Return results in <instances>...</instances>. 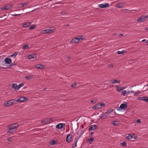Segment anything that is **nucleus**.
Here are the masks:
<instances>
[{"mask_svg": "<svg viewBox=\"0 0 148 148\" xmlns=\"http://www.w3.org/2000/svg\"><path fill=\"white\" fill-rule=\"evenodd\" d=\"M120 144L123 146L125 147L127 146V144L126 143L125 141H123L122 143H120Z\"/></svg>", "mask_w": 148, "mask_h": 148, "instance_id": "c756f323", "label": "nucleus"}, {"mask_svg": "<svg viewBox=\"0 0 148 148\" xmlns=\"http://www.w3.org/2000/svg\"><path fill=\"white\" fill-rule=\"evenodd\" d=\"M41 123H44L45 125L46 124V122L45 121V119L42 120H41Z\"/></svg>", "mask_w": 148, "mask_h": 148, "instance_id": "a19ab883", "label": "nucleus"}, {"mask_svg": "<svg viewBox=\"0 0 148 148\" xmlns=\"http://www.w3.org/2000/svg\"><path fill=\"white\" fill-rule=\"evenodd\" d=\"M36 27V26L35 25H32L29 28V30H31L34 29Z\"/></svg>", "mask_w": 148, "mask_h": 148, "instance_id": "72a5a7b5", "label": "nucleus"}, {"mask_svg": "<svg viewBox=\"0 0 148 148\" xmlns=\"http://www.w3.org/2000/svg\"><path fill=\"white\" fill-rule=\"evenodd\" d=\"M14 99H12L8 101H7L8 102L9 105L10 106L13 104V103L14 102Z\"/></svg>", "mask_w": 148, "mask_h": 148, "instance_id": "4be33fe9", "label": "nucleus"}, {"mask_svg": "<svg viewBox=\"0 0 148 148\" xmlns=\"http://www.w3.org/2000/svg\"><path fill=\"white\" fill-rule=\"evenodd\" d=\"M3 105V106L5 107L10 106V105H9V104H8V101L7 102L5 103H4Z\"/></svg>", "mask_w": 148, "mask_h": 148, "instance_id": "37998d69", "label": "nucleus"}, {"mask_svg": "<svg viewBox=\"0 0 148 148\" xmlns=\"http://www.w3.org/2000/svg\"><path fill=\"white\" fill-rule=\"evenodd\" d=\"M133 137L132 135L131 134H129L126 136V139L127 140H130Z\"/></svg>", "mask_w": 148, "mask_h": 148, "instance_id": "a878e982", "label": "nucleus"}, {"mask_svg": "<svg viewBox=\"0 0 148 148\" xmlns=\"http://www.w3.org/2000/svg\"><path fill=\"white\" fill-rule=\"evenodd\" d=\"M97 128V126L96 125H91L89 126V130L90 131L95 130Z\"/></svg>", "mask_w": 148, "mask_h": 148, "instance_id": "1a4fd4ad", "label": "nucleus"}, {"mask_svg": "<svg viewBox=\"0 0 148 148\" xmlns=\"http://www.w3.org/2000/svg\"><path fill=\"white\" fill-rule=\"evenodd\" d=\"M69 25V24H67L66 25V26H68Z\"/></svg>", "mask_w": 148, "mask_h": 148, "instance_id": "338daca9", "label": "nucleus"}, {"mask_svg": "<svg viewBox=\"0 0 148 148\" xmlns=\"http://www.w3.org/2000/svg\"><path fill=\"white\" fill-rule=\"evenodd\" d=\"M145 40H146L145 39H144V40H142V42H144V41H145Z\"/></svg>", "mask_w": 148, "mask_h": 148, "instance_id": "69168bd1", "label": "nucleus"}, {"mask_svg": "<svg viewBox=\"0 0 148 148\" xmlns=\"http://www.w3.org/2000/svg\"><path fill=\"white\" fill-rule=\"evenodd\" d=\"M31 23L30 22H27L24 23L22 25V26L23 27H26L30 26L31 25Z\"/></svg>", "mask_w": 148, "mask_h": 148, "instance_id": "dca6fc26", "label": "nucleus"}, {"mask_svg": "<svg viewBox=\"0 0 148 148\" xmlns=\"http://www.w3.org/2000/svg\"><path fill=\"white\" fill-rule=\"evenodd\" d=\"M17 54H18L17 52H16L13 54L11 55V57H13V56H14L15 57L16 56V55H17Z\"/></svg>", "mask_w": 148, "mask_h": 148, "instance_id": "49530a36", "label": "nucleus"}, {"mask_svg": "<svg viewBox=\"0 0 148 148\" xmlns=\"http://www.w3.org/2000/svg\"><path fill=\"white\" fill-rule=\"evenodd\" d=\"M45 121L46 122V124H49L51 122L52 119L50 118H47L45 119Z\"/></svg>", "mask_w": 148, "mask_h": 148, "instance_id": "a211bd4d", "label": "nucleus"}, {"mask_svg": "<svg viewBox=\"0 0 148 148\" xmlns=\"http://www.w3.org/2000/svg\"><path fill=\"white\" fill-rule=\"evenodd\" d=\"M145 29L147 31H148V27H146Z\"/></svg>", "mask_w": 148, "mask_h": 148, "instance_id": "4d7b16f0", "label": "nucleus"}, {"mask_svg": "<svg viewBox=\"0 0 148 148\" xmlns=\"http://www.w3.org/2000/svg\"><path fill=\"white\" fill-rule=\"evenodd\" d=\"M28 47L29 46L28 45H25L23 47L22 49H25L27 48H28Z\"/></svg>", "mask_w": 148, "mask_h": 148, "instance_id": "4c0bfd02", "label": "nucleus"}, {"mask_svg": "<svg viewBox=\"0 0 148 148\" xmlns=\"http://www.w3.org/2000/svg\"><path fill=\"white\" fill-rule=\"evenodd\" d=\"M9 129L11 130H14L15 129V130H16V128L15 127L14 125L13 124H10V125L8 126V128Z\"/></svg>", "mask_w": 148, "mask_h": 148, "instance_id": "4468645a", "label": "nucleus"}, {"mask_svg": "<svg viewBox=\"0 0 148 148\" xmlns=\"http://www.w3.org/2000/svg\"><path fill=\"white\" fill-rule=\"evenodd\" d=\"M72 136L70 134L67 135L66 137V141L68 142H70L72 138Z\"/></svg>", "mask_w": 148, "mask_h": 148, "instance_id": "9d476101", "label": "nucleus"}, {"mask_svg": "<svg viewBox=\"0 0 148 148\" xmlns=\"http://www.w3.org/2000/svg\"><path fill=\"white\" fill-rule=\"evenodd\" d=\"M35 10H32L31 12H32V11H34Z\"/></svg>", "mask_w": 148, "mask_h": 148, "instance_id": "774afa93", "label": "nucleus"}, {"mask_svg": "<svg viewBox=\"0 0 148 148\" xmlns=\"http://www.w3.org/2000/svg\"><path fill=\"white\" fill-rule=\"evenodd\" d=\"M123 35L122 34H119V37L122 36Z\"/></svg>", "mask_w": 148, "mask_h": 148, "instance_id": "052dcab7", "label": "nucleus"}, {"mask_svg": "<svg viewBox=\"0 0 148 148\" xmlns=\"http://www.w3.org/2000/svg\"><path fill=\"white\" fill-rule=\"evenodd\" d=\"M25 78L28 79H30L32 78V77L30 76H25Z\"/></svg>", "mask_w": 148, "mask_h": 148, "instance_id": "a18cd8bd", "label": "nucleus"}, {"mask_svg": "<svg viewBox=\"0 0 148 148\" xmlns=\"http://www.w3.org/2000/svg\"><path fill=\"white\" fill-rule=\"evenodd\" d=\"M127 93V92L126 90H124L122 92V94L123 95V96H125Z\"/></svg>", "mask_w": 148, "mask_h": 148, "instance_id": "58836bf2", "label": "nucleus"}, {"mask_svg": "<svg viewBox=\"0 0 148 148\" xmlns=\"http://www.w3.org/2000/svg\"><path fill=\"white\" fill-rule=\"evenodd\" d=\"M116 88L117 90L119 92H121L123 90V89L121 88L120 87H119L117 86H116Z\"/></svg>", "mask_w": 148, "mask_h": 148, "instance_id": "cd10ccee", "label": "nucleus"}, {"mask_svg": "<svg viewBox=\"0 0 148 148\" xmlns=\"http://www.w3.org/2000/svg\"><path fill=\"white\" fill-rule=\"evenodd\" d=\"M113 65L112 64H111L110 66H109V67H113Z\"/></svg>", "mask_w": 148, "mask_h": 148, "instance_id": "0e129e2a", "label": "nucleus"}, {"mask_svg": "<svg viewBox=\"0 0 148 148\" xmlns=\"http://www.w3.org/2000/svg\"><path fill=\"white\" fill-rule=\"evenodd\" d=\"M130 92L131 93H134V92L133 90H132L130 91Z\"/></svg>", "mask_w": 148, "mask_h": 148, "instance_id": "13d9d810", "label": "nucleus"}, {"mask_svg": "<svg viewBox=\"0 0 148 148\" xmlns=\"http://www.w3.org/2000/svg\"><path fill=\"white\" fill-rule=\"evenodd\" d=\"M140 93V92L139 91H138L134 93V95L135 96H137V95Z\"/></svg>", "mask_w": 148, "mask_h": 148, "instance_id": "c9c22d12", "label": "nucleus"}, {"mask_svg": "<svg viewBox=\"0 0 148 148\" xmlns=\"http://www.w3.org/2000/svg\"><path fill=\"white\" fill-rule=\"evenodd\" d=\"M113 111V109H110L109 110H108L107 111H106L105 112V114H108L112 112Z\"/></svg>", "mask_w": 148, "mask_h": 148, "instance_id": "473e14b6", "label": "nucleus"}, {"mask_svg": "<svg viewBox=\"0 0 148 148\" xmlns=\"http://www.w3.org/2000/svg\"><path fill=\"white\" fill-rule=\"evenodd\" d=\"M13 5H8L1 8V10H9L12 7Z\"/></svg>", "mask_w": 148, "mask_h": 148, "instance_id": "20e7f679", "label": "nucleus"}, {"mask_svg": "<svg viewBox=\"0 0 148 148\" xmlns=\"http://www.w3.org/2000/svg\"><path fill=\"white\" fill-rule=\"evenodd\" d=\"M92 108L94 109H99V107H98V105L97 106V104H96L92 107Z\"/></svg>", "mask_w": 148, "mask_h": 148, "instance_id": "e433bc0d", "label": "nucleus"}, {"mask_svg": "<svg viewBox=\"0 0 148 148\" xmlns=\"http://www.w3.org/2000/svg\"><path fill=\"white\" fill-rule=\"evenodd\" d=\"M79 139V138H75V143L72 145V148H74L75 147H77V143L78 141V140Z\"/></svg>", "mask_w": 148, "mask_h": 148, "instance_id": "f3484780", "label": "nucleus"}, {"mask_svg": "<svg viewBox=\"0 0 148 148\" xmlns=\"http://www.w3.org/2000/svg\"><path fill=\"white\" fill-rule=\"evenodd\" d=\"M146 45H148V40L146 42Z\"/></svg>", "mask_w": 148, "mask_h": 148, "instance_id": "6e6d98bb", "label": "nucleus"}, {"mask_svg": "<svg viewBox=\"0 0 148 148\" xmlns=\"http://www.w3.org/2000/svg\"><path fill=\"white\" fill-rule=\"evenodd\" d=\"M72 57L71 56H67V58L68 59H70V58H71Z\"/></svg>", "mask_w": 148, "mask_h": 148, "instance_id": "603ef678", "label": "nucleus"}, {"mask_svg": "<svg viewBox=\"0 0 148 148\" xmlns=\"http://www.w3.org/2000/svg\"><path fill=\"white\" fill-rule=\"evenodd\" d=\"M125 51H117V53L118 54H123Z\"/></svg>", "mask_w": 148, "mask_h": 148, "instance_id": "7c9ffc66", "label": "nucleus"}, {"mask_svg": "<svg viewBox=\"0 0 148 148\" xmlns=\"http://www.w3.org/2000/svg\"><path fill=\"white\" fill-rule=\"evenodd\" d=\"M12 86L11 87V88H13L14 89L15 91L18 90L17 89V84L16 83H13L12 84Z\"/></svg>", "mask_w": 148, "mask_h": 148, "instance_id": "f8f14e48", "label": "nucleus"}, {"mask_svg": "<svg viewBox=\"0 0 148 148\" xmlns=\"http://www.w3.org/2000/svg\"><path fill=\"white\" fill-rule=\"evenodd\" d=\"M24 83H21L19 84L18 86H18V88H17V89H18V90L21 87L23 86H24Z\"/></svg>", "mask_w": 148, "mask_h": 148, "instance_id": "c85d7f7f", "label": "nucleus"}, {"mask_svg": "<svg viewBox=\"0 0 148 148\" xmlns=\"http://www.w3.org/2000/svg\"><path fill=\"white\" fill-rule=\"evenodd\" d=\"M125 3L123 2H121L117 3L116 5V7L117 8H120L123 7L125 6Z\"/></svg>", "mask_w": 148, "mask_h": 148, "instance_id": "423d86ee", "label": "nucleus"}, {"mask_svg": "<svg viewBox=\"0 0 148 148\" xmlns=\"http://www.w3.org/2000/svg\"><path fill=\"white\" fill-rule=\"evenodd\" d=\"M143 98H144V97H138V98L137 99L139 100L143 101Z\"/></svg>", "mask_w": 148, "mask_h": 148, "instance_id": "09e8293b", "label": "nucleus"}, {"mask_svg": "<svg viewBox=\"0 0 148 148\" xmlns=\"http://www.w3.org/2000/svg\"><path fill=\"white\" fill-rule=\"evenodd\" d=\"M28 58L30 59H34L35 57L34 55L32 54H29L28 55Z\"/></svg>", "mask_w": 148, "mask_h": 148, "instance_id": "393cba45", "label": "nucleus"}, {"mask_svg": "<svg viewBox=\"0 0 148 148\" xmlns=\"http://www.w3.org/2000/svg\"><path fill=\"white\" fill-rule=\"evenodd\" d=\"M8 140L9 142H12V137H10L8 138Z\"/></svg>", "mask_w": 148, "mask_h": 148, "instance_id": "79ce46f5", "label": "nucleus"}, {"mask_svg": "<svg viewBox=\"0 0 148 148\" xmlns=\"http://www.w3.org/2000/svg\"><path fill=\"white\" fill-rule=\"evenodd\" d=\"M118 122V121H114L112 122V123L114 125L116 126L117 125L116 123Z\"/></svg>", "mask_w": 148, "mask_h": 148, "instance_id": "ea45409f", "label": "nucleus"}, {"mask_svg": "<svg viewBox=\"0 0 148 148\" xmlns=\"http://www.w3.org/2000/svg\"><path fill=\"white\" fill-rule=\"evenodd\" d=\"M15 130H11L9 129L7 132V133L12 134L15 132Z\"/></svg>", "mask_w": 148, "mask_h": 148, "instance_id": "b1692460", "label": "nucleus"}, {"mask_svg": "<svg viewBox=\"0 0 148 148\" xmlns=\"http://www.w3.org/2000/svg\"><path fill=\"white\" fill-rule=\"evenodd\" d=\"M137 122L138 123H141L140 120V119H138L137 120Z\"/></svg>", "mask_w": 148, "mask_h": 148, "instance_id": "3c124183", "label": "nucleus"}, {"mask_svg": "<svg viewBox=\"0 0 148 148\" xmlns=\"http://www.w3.org/2000/svg\"><path fill=\"white\" fill-rule=\"evenodd\" d=\"M111 82H112V84H114L115 83H120V81H118L116 79H112L111 80Z\"/></svg>", "mask_w": 148, "mask_h": 148, "instance_id": "5701e85b", "label": "nucleus"}, {"mask_svg": "<svg viewBox=\"0 0 148 148\" xmlns=\"http://www.w3.org/2000/svg\"><path fill=\"white\" fill-rule=\"evenodd\" d=\"M144 101L148 102V98L146 96L144 97L143 100Z\"/></svg>", "mask_w": 148, "mask_h": 148, "instance_id": "2f4dec72", "label": "nucleus"}, {"mask_svg": "<svg viewBox=\"0 0 148 148\" xmlns=\"http://www.w3.org/2000/svg\"><path fill=\"white\" fill-rule=\"evenodd\" d=\"M62 125H64V126H65V125L64 124L60 123L56 125V127L59 129H61L63 128Z\"/></svg>", "mask_w": 148, "mask_h": 148, "instance_id": "9b49d317", "label": "nucleus"}, {"mask_svg": "<svg viewBox=\"0 0 148 148\" xmlns=\"http://www.w3.org/2000/svg\"><path fill=\"white\" fill-rule=\"evenodd\" d=\"M4 61L7 64H10L12 62V60L10 58H6L5 59Z\"/></svg>", "mask_w": 148, "mask_h": 148, "instance_id": "2eb2a0df", "label": "nucleus"}, {"mask_svg": "<svg viewBox=\"0 0 148 148\" xmlns=\"http://www.w3.org/2000/svg\"><path fill=\"white\" fill-rule=\"evenodd\" d=\"M93 132H92L90 134V135L92 136L93 135Z\"/></svg>", "mask_w": 148, "mask_h": 148, "instance_id": "e2e57ef3", "label": "nucleus"}, {"mask_svg": "<svg viewBox=\"0 0 148 148\" xmlns=\"http://www.w3.org/2000/svg\"><path fill=\"white\" fill-rule=\"evenodd\" d=\"M61 13L62 14H63V15L65 13V12H64V11L63 12H61Z\"/></svg>", "mask_w": 148, "mask_h": 148, "instance_id": "5fc2aeb1", "label": "nucleus"}, {"mask_svg": "<svg viewBox=\"0 0 148 148\" xmlns=\"http://www.w3.org/2000/svg\"><path fill=\"white\" fill-rule=\"evenodd\" d=\"M123 10L124 11H123V12H125V11H129V10L128 9H124V10Z\"/></svg>", "mask_w": 148, "mask_h": 148, "instance_id": "864d4df0", "label": "nucleus"}, {"mask_svg": "<svg viewBox=\"0 0 148 148\" xmlns=\"http://www.w3.org/2000/svg\"><path fill=\"white\" fill-rule=\"evenodd\" d=\"M20 14H12V16H20Z\"/></svg>", "mask_w": 148, "mask_h": 148, "instance_id": "8fccbe9b", "label": "nucleus"}, {"mask_svg": "<svg viewBox=\"0 0 148 148\" xmlns=\"http://www.w3.org/2000/svg\"><path fill=\"white\" fill-rule=\"evenodd\" d=\"M101 116L100 118L101 119H105L108 117L107 115L105 114H103Z\"/></svg>", "mask_w": 148, "mask_h": 148, "instance_id": "aec40b11", "label": "nucleus"}, {"mask_svg": "<svg viewBox=\"0 0 148 148\" xmlns=\"http://www.w3.org/2000/svg\"><path fill=\"white\" fill-rule=\"evenodd\" d=\"M83 36H79L78 37L75 38L73 39L71 41V43H77L80 41L83 40Z\"/></svg>", "mask_w": 148, "mask_h": 148, "instance_id": "f257e3e1", "label": "nucleus"}, {"mask_svg": "<svg viewBox=\"0 0 148 148\" xmlns=\"http://www.w3.org/2000/svg\"><path fill=\"white\" fill-rule=\"evenodd\" d=\"M127 106V103L126 102H125L124 103L121 104L120 107L117 108V110L119 111H120L123 109L126 108Z\"/></svg>", "mask_w": 148, "mask_h": 148, "instance_id": "f03ea898", "label": "nucleus"}, {"mask_svg": "<svg viewBox=\"0 0 148 148\" xmlns=\"http://www.w3.org/2000/svg\"><path fill=\"white\" fill-rule=\"evenodd\" d=\"M36 67L38 69H42L44 67V66L41 64H38L36 65Z\"/></svg>", "mask_w": 148, "mask_h": 148, "instance_id": "6ab92c4d", "label": "nucleus"}, {"mask_svg": "<svg viewBox=\"0 0 148 148\" xmlns=\"http://www.w3.org/2000/svg\"><path fill=\"white\" fill-rule=\"evenodd\" d=\"M14 65V64L12 63H11L10 64V66H12Z\"/></svg>", "mask_w": 148, "mask_h": 148, "instance_id": "bf43d9fd", "label": "nucleus"}, {"mask_svg": "<svg viewBox=\"0 0 148 148\" xmlns=\"http://www.w3.org/2000/svg\"><path fill=\"white\" fill-rule=\"evenodd\" d=\"M16 128L18 127L19 126V125L17 123H13Z\"/></svg>", "mask_w": 148, "mask_h": 148, "instance_id": "c03bdc74", "label": "nucleus"}, {"mask_svg": "<svg viewBox=\"0 0 148 148\" xmlns=\"http://www.w3.org/2000/svg\"><path fill=\"white\" fill-rule=\"evenodd\" d=\"M55 30V29H45L44 30V34H51L53 33Z\"/></svg>", "mask_w": 148, "mask_h": 148, "instance_id": "39448f33", "label": "nucleus"}, {"mask_svg": "<svg viewBox=\"0 0 148 148\" xmlns=\"http://www.w3.org/2000/svg\"><path fill=\"white\" fill-rule=\"evenodd\" d=\"M94 140V138L92 137H90V138H88V142L89 143H91Z\"/></svg>", "mask_w": 148, "mask_h": 148, "instance_id": "bb28decb", "label": "nucleus"}, {"mask_svg": "<svg viewBox=\"0 0 148 148\" xmlns=\"http://www.w3.org/2000/svg\"><path fill=\"white\" fill-rule=\"evenodd\" d=\"M77 84L76 83H74L71 85V86L72 87H74Z\"/></svg>", "mask_w": 148, "mask_h": 148, "instance_id": "de8ad7c7", "label": "nucleus"}, {"mask_svg": "<svg viewBox=\"0 0 148 148\" xmlns=\"http://www.w3.org/2000/svg\"><path fill=\"white\" fill-rule=\"evenodd\" d=\"M97 104V106L98 105L99 108H101L102 107H104L105 106V104L103 102H102L100 103H98Z\"/></svg>", "mask_w": 148, "mask_h": 148, "instance_id": "ddd939ff", "label": "nucleus"}, {"mask_svg": "<svg viewBox=\"0 0 148 148\" xmlns=\"http://www.w3.org/2000/svg\"><path fill=\"white\" fill-rule=\"evenodd\" d=\"M28 2H27L25 3H22L18 4L19 7L21 8L22 7H23L25 5H26L27 4Z\"/></svg>", "mask_w": 148, "mask_h": 148, "instance_id": "412c9836", "label": "nucleus"}, {"mask_svg": "<svg viewBox=\"0 0 148 148\" xmlns=\"http://www.w3.org/2000/svg\"><path fill=\"white\" fill-rule=\"evenodd\" d=\"M109 6V4L108 3H106L105 4L103 5V4H100L99 5V7L100 8H104L108 7Z\"/></svg>", "mask_w": 148, "mask_h": 148, "instance_id": "6e6552de", "label": "nucleus"}, {"mask_svg": "<svg viewBox=\"0 0 148 148\" xmlns=\"http://www.w3.org/2000/svg\"><path fill=\"white\" fill-rule=\"evenodd\" d=\"M91 103H95L94 102V100H92L91 101Z\"/></svg>", "mask_w": 148, "mask_h": 148, "instance_id": "680f3d73", "label": "nucleus"}, {"mask_svg": "<svg viewBox=\"0 0 148 148\" xmlns=\"http://www.w3.org/2000/svg\"><path fill=\"white\" fill-rule=\"evenodd\" d=\"M56 142L55 140H53L50 143L51 145H53L56 144Z\"/></svg>", "mask_w": 148, "mask_h": 148, "instance_id": "f704fd0d", "label": "nucleus"}, {"mask_svg": "<svg viewBox=\"0 0 148 148\" xmlns=\"http://www.w3.org/2000/svg\"><path fill=\"white\" fill-rule=\"evenodd\" d=\"M27 98L21 97L18 99L16 100V101L19 102H24L25 100H27Z\"/></svg>", "mask_w": 148, "mask_h": 148, "instance_id": "0eeeda50", "label": "nucleus"}, {"mask_svg": "<svg viewBox=\"0 0 148 148\" xmlns=\"http://www.w3.org/2000/svg\"><path fill=\"white\" fill-rule=\"evenodd\" d=\"M148 17V16H145L143 15L139 18L137 20L138 22H141L144 21Z\"/></svg>", "mask_w": 148, "mask_h": 148, "instance_id": "7ed1b4c3", "label": "nucleus"}]
</instances>
